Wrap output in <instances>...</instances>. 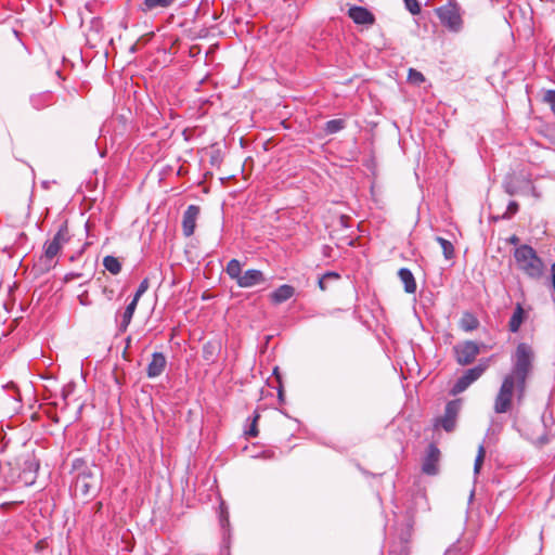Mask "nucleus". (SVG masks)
<instances>
[{
	"instance_id": "obj_19",
	"label": "nucleus",
	"mask_w": 555,
	"mask_h": 555,
	"mask_svg": "<svg viewBox=\"0 0 555 555\" xmlns=\"http://www.w3.org/2000/svg\"><path fill=\"white\" fill-rule=\"evenodd\" d=\"M526 319V312L520 302H517L515 306V310L508 322V330L512 333H517Z\"/></svg>"
},
{
	"instance_id": "obj_14",
	"label": "nucleus",
	"mask_w": 555,
	"mask_h": 555,
	"mask_svg": "<svg viewBox=\"0 0 555 555\" xmlns=\"http://www.w3.org/2000/svg\"><path fill=\"white\" fill-rule=\"evenodd\" d=\"M167 359L163 352H153L152 359L146 367L149 378H156L165 371Z\"/></svg>"
},
{
	"instance_id": "obj_4",
	"label": "nucleus",
	"mask_w": 555,
	"mask_h": 555,
	"mask_svg": "<svg viewBox=\"0 0 555 555\" xmlns=\"http://www.w3.org/2000/svg\"><path fill=\"white\" fill-rule=\"evenodd\" d=\"M225 272L231 280H234L238 287L249 288L259 284H264L267 279L261 270L249 269L244 273L242 272V264L240 260L231 259L225 268Z\"/></svg>"
},
{
	"instance_id": "obj_15",
	"label": "nucleus",
	"mask_w": 555,
	"mask_h": 555,
	"mask_svg": "<svg viewBox=\"0 0 555 555\" xmlns=\"http://www.w3.org/2000/svg\"><path fill=\"white\" fill-rule=\"evenodd\" d=\"M348 16L359 25L372 24L374 15L363 7L353 5L348 10Z\"/></svg>"
},
{
	"instance_id": "obj_27",
	"label": "nucleus",
	"mask_w": 555,
	"mask_h": 555,
	"mask_svg": "<svg viewBox=\"0 0 555 555\" xmlns=\"http://www.w3.org/2000/svg\"><path fill=\"white\" fill-rule=\"evenodd\" d=\"M485 454H486L485 447H483V444H480L478 448L477 456L475 459V463H474V474L475 475H478L480 473V469H481V466H482L483 460H485Z\"/></svg>"
},
{
	"instance_id": "obj_29",
	"label": "nucleus",
	"mask_w": 555,
	"mask_h": 555,
	"mask_svg": "<svg viewBox=\"0 0 555 555\" xmlns=\"http://www.w3.org/2000/svg\"><path fill=\"white\" fill-rule=\"evenodd\" d=\"M147 288H149V279L145 278L140 282V284L132 297V300H134L135 302H139L141 296L147 291Z\"/></svg>"
},
{
	"instance_id": "obj_12",
	"label": "nucleus",
	"mask_w": 555,
	"mask_h": 555,
	"mask_svg": "<svg viewBox=\"0 0 555 555\" xmlns=\"http://www.w3.org/2000/svg\"><path fill=\"white\" fill-rule=\"evenodd\" d=\"M440 460V450L435 443H429L426 454L422 462V472L426 475L434 476L438 473V463Z\"/></svg>"
},
{
	"instance_id": "obj_8",
	"label": "nucleus",
	"mask_w": 555,
	"mask_h": 555,
	"mask_svg": "<svg viewBox=\"0 0 555 555\" xmlns=\"http://www.w3.org/2000/svg\"><path fill=\"white\" fill-rule=\"evenodd\" d=\"M461 409H462V400L461 399H454V400L447 402V404L444 406L443 415L435 418L434 427L435 428L440 427L447 433H452L456 427L457 417H459Z\"/></svg>"
},
{
	"instance_id": "obj_2",
	"label": "nucleus",
	"mask_w": 555,
	"mask_h": 555,
	"mask_svg": "<svg viewBox=\"0 0 555 555\" xmlns=\"http://www.w3.org/2000/svg\"><path fill=\"white\" fill-rule=\"evenodd\" d=\"M514 257L518 269L529 279L539 280L543 276L545 264L532 246L528 244L519 245L514 251Z\"/></svg>"
},
{
	"instance_id": "obj_46",
	"label": "nucleus",
	"mask_w": 555,
	"mask_h": 555,
	"mask_svg": "<svg viewBox=\"0 0 555 555\" xmlns=\"http://www.w3.org/2000/svg\"><path fill=\"white\" fill-rule=\"evenodd\" d=\"M554 50H555V46H554Z\"/></svg>"
},
{
	"instance_id": "obj_21",
	"label": "nucleus",
	"mask_w": 555,
	"mask_h": 555,
	"mask_svg": "<svg viewBox=\"0 0 555 555\" xmlns=\"http://www.w3.org/2000/svg\"><path fill=\"white\" fill-rule=\"evenodd\" d=\"M459 325L464 332H473L479 327L480 322L473 312L465 311L461 317Z\"/></svg>"
},
{
	"instance_id": "obj_16",
	"label": "nucleus",
	"mask_w": 555,
	"mask_h": 555,
	"mask_svg": "<svg viewBox=\"0 0 555 555\" xmlns=\"http://www.w3.org/2000/svg\"><path fill=\"white\" fill-rule=\"evenodd\" d=\"M221 351V343L217 339L208 340L203 346V359L212 364L217 361L218 356Z\"/></svg>"
},
{
	"instance_id": "obj_26",
	"label": "nucleus",
	"mask_w": 555,
	"mask_h": 555,
	"mask_svg": "<svg viewBox=\"0 0 555 555\" xmlns=\"http://www.w3.org/2000/svg\"><path fill=\"white\" fill-rule=\"evenodd\" d=\"M542 102L550 106L551 112L555 115V90L548 89L543 92Z\"/></svg>"
},
{
	"instance_id": "obj_36",
	"label": "nucleus",
	"mask_w": 555,
	"mask_h": 555,
	"mask_svg": "<svg viewBox=\"0 0 555 555\" xmlns=\"http://www.w3.org/2000/svg\"><path fill=\"white\" fill-rule=\"evenodd\" d=\"M103 295L105 296V298L107 300H112L113 297H114V289L112 288H108V287H104L103 291H102Z\"/></svg>"
},
{
	"instance_id": "obj_9",
	"label": "nucleus",
	"mask_w": 555,
	"mask_h": 555,
	"mask_svg": "<svg viewBox=\"0 0 555 555\" xmlns=\"http://www.w3.org/2000/svg\"><path fill=\"white\" fill-rule=\"evenodd\" d=\"M70 233L68 230L67 221H64L60 227L52 240H49L43 245L44 258L52 261L62 247L70 241Z\"/></svg>"
},
{
	"instance_id": "obj_5",
	"label": "nucleus",
	"mask_w": 555,
	"mask_h": 555,
	"mask_svg": "<svg viewBox=\"0 0 555 555\" xmlns=\"http://www.w3.org/2000/svg\"><path fill=\"white\" fill-rule=\"evenodd\" d=\"M8 466L16 467L18 469L16 475V480L18 482L24 486H31L35 483L39 469V462L36 460L34 454H22L16 459L14 465L9 463Z\"/></svg>"
},
{
	"instance_id": "obj_13",
	"label": "nucleus",
	"mask_w": 555,
	"mask_h": 555,
	"mask_svg": "<svg viewBox=\"0 0 555 555\" xmlns=\"http://www.w3.org/2000/svg\"><path fill=\"white\" fill-rule=\"evenodd\" d=\"M201 208L197 205H189L183 212L182 218V232L183 235L190 237L194 234L196 228V220L199 216Z\"/></svg>"
},
{
	"instance_id": "obj_11",
	"label": "nucleus",
	"mask_w": 555,
	"mask_h": 555,
	"mask_svg": "<svg viewBox=\"0 0 555 555\" xmlns=\"http://www.w3.org/2000/svg\"><path fill=\"white\" fill-rule=\"evenodd\" d=\"M481 347H485L482 343L478 344L474 340H465L456 344L453 347L455 361L463 366L472 364L480 353Z\"/></svg>"
},
{
	"instance_id": "obj_25",
	"label": "nucleus",
	"mask_w": 555,
	"mask_h": 555,
	"mask_svg": "<svg viewBox=\"0 0 555 555\" xmlns=\"http://www.w3.org/2000/svg\"><path fill=\"white\" fill-rule=\"evenodd\" d=\"M436 241L441 246L444 258L448 260L452 259L454 257L453 244L450 241H448L441 236H437Z\"/></svg>"
},
{
	"instance_id": "obj_35",
	"label": "nucleus",
	"mask_w": 555,
	"mask_h": 555,
	"mask_svg": "<svg viewBox=\"0 0 555 555\" xmlns=\"http://www.w3.org/2000/svg\"><path fill=\"white\" fill-rule=\"evenodd\" d=\"M259 415H256L255 418H254V422L250 426V428L246 431V435L250 436V437H256L258 435V429H257V426H256V421L258 420Z\"/></svg>"
},
{
	"instance_id": "obj_32",
	"label": "nucleus",
	"mask_w": 555,
	"mask_h": 555,
	"mask_svg": "<svg viewBox=\"0 0 555 555\" xmlns=\"http://www.w3.org/2000/svg\"><path fill=\"white\" fill-rule=\"evenodd\" d=\"M220 508H221V512H220V516H219V521H220L221 528L225 531L227 528L230 526L229 514L224 509L223 503H221Z\"/></svg>"
},
{
	"instance_id": "obj_18",
	"label": "nucleus",
	"mask_w": 555,
	"mask_h": 555,
	"mask_svg": "<svg viewBox=\"0 0 555 555\" xmlns=\"http://www.w3.org/2000/svg\"><path fill=\"white\" fill-rule=\"evenodd\" d=\"M138 302L131 299V301L126 306L124 312L120 314V320L117 323V330L119 333H125L131 323L132 317L135 312Z\"/></svg>"
},
{
	"instance_id": "obj_44",
	"label": "nucleus",
	"mask_w": 555,
	"mask_h": 555,
	"mask_svg": "<svg viewBox=\"0 0 555 555\" xmlns=\"http://www.w3.org/2000/svg\"><path fill=\"white\" fill-rule=\"evenodd\" d=\"M473 498H474V492H472V493H470V495H469V500L472 501V500H473Z\"/></svg>"
},
{
	"instance_id": "obj_39",
	"label": "nucleus",
	"mask_w": 555,
	"mask_h": 555,
	"mask_svg": "<svg viewBox=\"0 0 555 555\" xmlns=\"http://www.w3.org/2000/svg\"><path fill=\"white\" fill-rule=\"evenodd\" d=\"M17 504L15 501L4 502L0 504V509H5Z\"/></svg>"
},
{
	"instance_id": "obj_34",
	"label": "nucleus",
	"mask_w": 555,
	"mask_h": 555,
	"mask_svg": "<svg viewBox=\"0 0 555 555\" xmlns=\"http://www.w3.org/2000/svg\"><path fill=\"white\" fill-rule=\"evenodd\" d=\"M503 188L508 195H515L517 190L511 181H504Z\"/></svg>"
},
{
	"instance_id": "obj_43",
	"label": "nucleus",
	"mask_w": 555,
	"mask_h": 555,
	"mask_svg": "<svg viewBox=\"0 0 555 555\" xmlns=\"http://www.w3.org/2000/svg\"><path fill=\"white\" fill-rule=\"evenodd\" d=\"M493 220L494 221H499V220H502V219L500 218V216H495V217H493Z\"/></svg>"
},
{
	"instance_id": "obj_41",
	"label": "nucleus",
	"mask_w": 555,
	"mask_h": 555,
	"mask_svg": "<svg viewBox=\"0 0 555 555\" xmlns=\"http://www.w3.org/2000/svg\"><path fill=\"white\" fill-rule=\"evenodd\" d=\"M325 281L326 280L323 276L319 279L318 284H319V287H320L321 291H325L326 289Z\"/></svg>"
},
{
	"instance_id": "obj_42",
	"label": "nucleus",
	"mask_w": 555,
	"mask_h": 555,
	"mask_svg": "<svg viewBox=\"0 0 555 555\" xmlns=\"http://www.w3.org/2000/svg\"><path fill=\"white\" fill-rule=\"evenodd\" d=\"M68 393H69V392H68L65 388H63V390H62V399L64 400L65 405H67V397H68Z\"/></svg>"
},
{
	"instance_id": "obj_28",
	"label": "nucleus",
	"mask_w": 555,
	"mask_h": 555,
	"mask_svg": "<svg viewBox=\"0 0 555 555\" xmlns=\"http://www.w3.org/2000/svg\"><path fill=\"white\" fill-rule=\"evenodd\" d=\"M519 210V205L515 201H511L507 205V208L504 214L500 216L501 219H511L512 216L517 214Z\"/></svg>"
},
{
	"instance_id": "obj_20",
	"label": "nucleus",
	"mask_w": 555,
	"mask_h": 555,
	"mask_svg": "<svg viewBox=\"0 0 555 555\" xmlns=\"http://www.w3.org/2000/svg\"><path fill=\"white\" fill-rule=\"evenodd\" d=\"M398 276L403 284L404 292L408 294H414L416 292V281L412 271L408 268H401L398 271Z\"/></svg>"
},
{
	"instance_id": "obj_17",
	"label": "nucleus",
	"mask_w": 555,
	"mask_h": 555,
	"mask_svg": "<svg viewBox=\"0 0 555 555\" xmlns=\"http://www.w3.org/2000/svg\"><path fill=\"white\" fill-rule=\"evenodd\" d=\"M295 295V288L292 285L283 284L270 294V299L273 304L280 305Z\"/></svg>"
},
{
	"instance_id": "obj_10",
	"label": "nucleus",
	"mask_w": 555,
	"mask_h": 555,
	"mask_svg": "<svg viewBox=\"0 0 555 555\" xmlns=\"http://www.w3.org/2000/svg\"><path fill=\"white\" fill-rule=\"evenodd\" d=\"M516 391V382L512 377H504L494 400V412L503 414L509 411L512 406L513 393Z\"/></svg>"
},
{
	"instance_id": "obj_31",
	"label": "nucleus",
	"mask_w": 555,
	"mask_h": 555,
	"mask_svg": "<svg viewBox=\"0 0 555 555\" xmlns=\"http://www.w3.org/2000/svg\"><path fill=\"white\" fill-rule=\"evenodd\" d=\"M408 79L410 82H413L416 85H421L422 82L425 81L424 75L414 68H410Z\"/></svg>"
},
{
	"instance_id": "obj_3",
	"label": "nucleus",
	"mask_w": 555,
	"mask_h": 555,
	"mask_svg": "<svg viewBox=\"0 0 555 555\" xmlns=\"http://www.w3.org/2000/svg\"><path fill=\"white\" fill-rule=\"evenodd\" d=\"M90 466L83 459H75L72 463V472L76 474L74 490L83 498L92 496L96 489V478Z\"/></svg>"
},
{
	"instance_id": "obj_7",
	"label": "nucleus",
	"mask_w": 555,
	"mask_h": 555,
	"mask_svg": "<svg viewBox=\"0 0 555 555\" xmlns=\"http://www.w3.org/2000/svg\"><path fill=\"white\" fill-rule=\"evenodd\" d=\"M489 366V359L481 360L474 367L467 369L461 377L454 383L449 393L451 396H457L465 391L473 383L481 377Z\"/></svg>"
},
{
	"instance_id": "obj_37",
	"label": "nucleus",
	"mask_w": 555,
	"mask_h": 555,
	"mask_svg": "<svg viewBox=\"0 0 555 555\" xmlns=\"http://www.w3.org/2000/svg\"><path fill=\"white\" fill-rule=\"evenodd\" d=\"M325 280L327 279H333V280H338L339 279V274L334 272V271H328L326 272L325 274L322 275Z\"/></svg>"
},
{
	"instance_id": "obj_22",
	"label": "nucleus",
	"mask_w": 555,
	"mask_h": 555,
	"mask_svg": "<svg viewBox=\"0 0 555 555\" xmlns=\"http://www.w3.org/2000/svg\"><path fill=\"white\" fill-rule=\"evenodd\" d=\"M177 0H143L140 10L144 13L152 12L156 9H167Z\"/></svg>"
},
{
	"instance_id": "obj_45",
	"label": "nucleus",
	"mask_w": 555,
	"mask_h": 555,
	"mask_svg": "<svg viewBox=\"0 0 555 555\" xmlns=\"http://www.w3.org/2000/svg\"><path fill=\"white\" fill-rule=\"evenodd\" d=\"M534 191H535V189H534V186H533V188H532L533 195H537V192H534Z\"/></svg>"
},
{
	"instance_id": "obj_6",
	"label": "nucleus",
	"mask_w": 555,
	"mask_h": 555,
	"mask_svg": "<svg viewBox=\"0 0 555 555\" xmlns=\"http://www.w3.org/2000/svg\"><path fill=\"white\" fill-rule=\"evenodd\" d=\"M436 14L440 24L450 33L457 34L463 29V18L460 5L454 1H449L447 4L439 7Z\"/></svg>"
},
{
	"instance_id": "obj_38",
	"label": "nucleus",
	"mask_w": 555,
	"mask_h": 555,
	"mask_svg": "<svg viewBox=\"0 0 555 555\" xmlns=\"http://www.w3.org/2000/svg\"><path fill=\"white\" fill-rule=\"evenodd\" d=\"M37 100H40V96H34L30 99L31 103H33V106L36 108V109H40L43 107L42 104H37Z\"/></svg>"
},
{
	"instance_id": "obj_40",
	"label": "nucleus",
	"mask_w": 555,
	"mask_h": 555,
	"mask_svg": "<svg viewBox=\"0 0 555 555\" xmlns=\"http://www.w3.org/2000/svg\"><path fill=\"white\" fill-rule=\"evenodd\" d=\"M508 243L509 244H513V245H518L519 244V237L517 235H512L508 240Z\"/></svg>"
},
{
	"instance_id": "obj_30",
	"label": "nucleus",
	"mask_w": 555,
	"mask_h": 555,
	"mask_svg": "<svg viewBox=\"0 0 555 555\" xmlns=\"http://www.w3.org/2000/svg\"><path fill=\"white\" fill-rule=\"evenodd\" d=\"M405 9L413 15L421 13V4L417 0H403Z\"/></svg>"
},
{
	"instance_id": "obj_24",
	"label": "nucleus",
	"mask_w": 555,
	"mask_h": 555,
	"mask_svg": "<svg viewBox=\"0 0 555 555\" xmlns=\"http://www.w3.org/2000/svg\"><path fill=\"white\" fill-rule=\"evenodd\" d=\"M346 127V121L344 119H331L327 120L324 125V132L326 134H335Z\"/></svg>"
},
{
	"instance_id": "obj_23",
	"label": "nucleus",
	"mask_w": 555,
	"mask_h": 555,
	"mask_svg": "<svg viewBox=\"0 0 555 555\" xmlns=\"http://www.w3.org/2000/svg\"><path fill=\"white\" fill-rule=\"evenodd\" d=\"M103 266L109 273L117 275L121 271V262L118 258L107 255L103 258Z\"/></svg>"
},
{
	"instance_id": "obj_33",
	"label": "nucleus",
	"mask_w": 555,
	"mask_h": 555,
	"mask_svg": "<svg viewBox=\"0 0 555 555\" xmlns=\"http://www.w3.org/2000/svg\"><path fill=\"white\" fill-rule=\"evenodd\" d=\"M278 370H279L278 367H275L273 370V374L276 376V379L279 382L278 398H279L280 402H284L285 401V399H284V390H283V386H282V383H281V375L279 374Z\"/></svg>"
},
{
	"instance_id": "obj_1",
	"label": "nucleus",
	"mask_w": 555,
	"mask_h": 555,
	"mask_svg": "<svg viewBox=\"0 0 555 555\" xmlns=\"http://www.w3.org/2000/svg\"><path fill=\"white\" fill-rule=\"evenodd\" d=\"M533 350L526 343H519L513 358L511 373L506 377H512L516 382V399L520 404L526 393V383L532 370Z\"/></svg>"
}]
</instances>
